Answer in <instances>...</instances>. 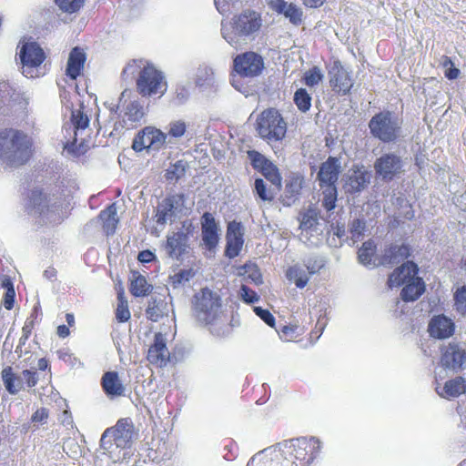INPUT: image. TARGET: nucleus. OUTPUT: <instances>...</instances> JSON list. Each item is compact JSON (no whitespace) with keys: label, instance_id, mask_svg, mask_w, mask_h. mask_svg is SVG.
<instances>
[{"label":"nucleus","instance_id":"obj_1","mask_svg":"<svg viewBox=\"0 0 466 466\" xmlns=\"http://www.w3.org/2000/svg\"><path fill=\"white\" fill-rule=\"evenodd\" d=\"M32 139L15 128L0 131V164L4 168L25 165L32 156Z\"/></svg>","mask_w":466,"mask_h":466},{"label":"nucleus","instance_id":"obj_2","mask_svg":"<svg viewBox=\"0 0 466 466\" xmlns=\"http://www.w3.org/2000/svg\"><path fill=\"white\" fill-rule=\"evenodd\" d=\"M262 26L261 15L253 10H246L234 15L229 23L222 24L223 38L232 46L253 41Z\"/></svg>","mask_w":466,"mask_h":466},{"label":"nucleus","instance_id":"obj_3","mask_svg":"<svg viewBox=\"0 0 466 466\" xmlns=\"http://www.w3.org/2000/svg\"><path fill=\"white\" fill-rule=\"evenodd\" d=\"M192 316L202 325L213 324L222 313V299L220 295L209 289H201L191 299Z\"/></svg>","mask_w":466,"mask_h":466},{"label":"nucleus","instance_id":"obj_4","mask_svg":"<svg viewBox=\"0 0 466 466\" xmlns=\"http://www.w3.org/2000/svg\"><path fill=\"white\" fill-rule=\"evenodd\" d=\"M71 124L64 126V149L74 157L83 155L86 150L83 133L89 126V118L81 110L71 112Z\"/></svg>","mask_w":466,"mask_h":466},{"label":"nucleus","instance_id":"obj_5","mask_svg":"<svg viewBox=\"0 0 466 466\" xmlns=\"http://www.w3.org/2000/svg\"><path fill=\"white\" fill-rule=\"evenodd\" d=\"M256 129L258 136L270 142L282 140L287 132V123L275 108L264 110L257 118Z\"/></svg>","mask_w":466,"mask_h":466},{"label":"nucleus","instance_id":"obj_6","mask_svg":"<svg viewBox=\"0 0 466 466\" xmlns=\"http://www.w3.org/2000/svg\"><path fill=\"white\" fill-rule=\"evenodd\" d=\"M21 73L26 78H36L46 74L42 64L46 59L43 48L36 42H25L18 53Z\"/></svg>","mask_w":466,"mask_h":466},{"label":"nucleus","instance_id":"obj_7","mask_svg":"<svg viewBox=\"0 0 466 466\" xmlns=\"http://www.w3.org/2000/svg\"><path fill=\"white\" fill-rule=\"evenodd\" d=\"M308 445V438L301 437L284 441L274 447L281 453L284 466H309Z\"/></svg>","mask_w":466,"mask_h":466},{"label":"nucleus","instance_id":"obj_8","mask_svg":"<svg viewBox=\"0 0 466 466\" xmlns=\"http://www.w3.org/2000/svg\"><path fill=\"white\" fill-rule=\"evenodd\" d=\"M370 134L383 143L394 142L400 129L398 119L389 111L380 112L369 122Z\"/></svg>","mask_w":466,"mask_h":466},{"label":"nucleus","instance_id":"obj_9","mask_svg":"<svg viewBox=\"0 0 466 466\" xmlns=\"http://www.w3.org/2000/svg\"><path fill=\"white\" fill-rule=\"evenodd\" d=\"M27 208L30 214L41 218L44 224L59 221V206L56 202H51V199L38 188L31 191Z\"/></svg>","mask_w":466,"mask_h":466},{"label":"nucleus","instance_id":"obj_10","mask_svg":"<svg viewBox=\"0 0 466 466\" xmlns=\"http://www.w3.org/2000/svg\"><path fill=\"white\" fill-rule=\"evenodd\" d=\"M137 89L142 96H163L167 91L163 73L152 64H147L142 75L137 77Z\"/></svg>","mask_w":466,"mask_h":466},{"label":"nucleus","instance_id":"obj_11","mask_svg":"<svg viewBox=\"0 0 466 466\" xmlns=\"http://www.w3.org/2000/svg\"><path fill=\"white\" fill-rule=\"evenodd\" d=\"M195 227L189 219L184 220L176 232L167 236L165 248L169 258L180 259L189 248V238L193 236Z\"/></svg>","mask_w":466,"mask_h":466},{"label":"nucleus","instance_id":"obj_12","mask_svg":"<svg viewBox=\"0 0 466 466\" xmlns=\"http://www.w3.org/2000/svg\"><path fill=\"white\" fill-rule=\"evenodd\" d=\"M2 380L6 390L10 394H16L21 390L35 387L38 381L35 370H25L20 374H15L12 367L7 366L2 370Z\"/></svg>","mask_w":466,"mask_h":466},{"label":"nucleus","instance_id":"obj_13","mask_svg":"<svg viewBox=\"0 0 466 466\" xmlns=\"http://www.w3.org/2000/svg\"><path fill=\"white\" fill-rule=\"evenodd\" d=\"M234 70L244 77H255L259 76L264 69L263 57L252 51L238 55L234 58Z\"/></svg>","mask_w":466,"mask_h":466},{"label":"nucleus","instance_id":"obj_14","mask_svg":"<svg viewBox=\"0 0 466 466\" xmlns=\"http://www.w3.org/2000/svg\"><path fill=\"white\" fill-rule=\"evenodd\" d=\"M403 160L395 153H385L375 160L374 170L378 177L390 181L402 172Z\"/></svg>","mask_w":466,"mask_h":466},{"label":"nucleus","instance_id":"obj_15","mask_svg":"<svg viewBox=\"0 0 466 466\" xmlns=\"http://www.w3.org/2000/svg\"><path fill=\"white\" fill-rule=\"evenodd\" d=\"M28 98L23 97L9 83L0 82V115H8L15 110H27Z\"/></svg>","mask_w":466,"mask_h":466},{"label":"nucleus","instance_id":"obj_16","mask_svg":"<svg viewBox=\"0 0 466 466\" xmlns=\"http://www.w3.org/2000/svg\"><path fill=\"white\" fill-rule=\"evenodd\" d=\"M167 134L152 127H146L136 136L132 147L140 152L144 149H159L165 143Z\"/></svg>","mask_w":466,"mask_h":466},{"label":"nucleus","instance_id":"obj_17","mask_svg":"<svg viewBox=\"0 0 466 466\" xmlns=\"http://www.w3.org/2000/svg\"><path fill=\"white\" fill-rule=\"evenodd\" d=\"M184 202L185 196L183 194H174L164 198L157 209V223L164 225L168 221H174L177 217V213L181 211Z\"/></svg>","mask_w":466,"mask_h":466},{"label":"nucleus","instance_id":"obj_18","mask_svg":"<svg viewBox=\"0 0 466 466\" xmlns=\"http://www.w3.org/2000/svg\"><path fill=\"white\" fill-rule=\"evenodd\" d=\"M134 434V426L129 419H122L117 421L113 429H107L102 435L101 441L106 438H113L114 444L117 448L126 449L130 447Z\"/></svg>","mask_w":466,"mask_h":466},{"label":"nucleus","instance_id":"obj_19","mask_svg":"<svg viewBox=\"0 0 466 466\" xmlns=\"http://www.w3.org/2000/svg\"><path fill=\"white\" fill-rule=\"evenodd\" d=\"M441 363L443 368L455 372L466 363V350L459 343H449L441 350Z\"/></svg>","mask_w":466,"mask_h":466},{"label":"nucleus","instance_id":"obj_20","mask_svg":"<svg viewBox=\"0 0 466 466\" xmlns=\"http://www.w3.org/2000/svg\"><path fill=\"white\" fill-rule=\"evenodd\" d=\"M329 83L333 90L339 94H348L353 86V80L339 61H335L329 70Z\"/></svg>","mask_w":466,"mask_h":466},{"label":"nucleus","instance_id":"obj_21","mask_svg":"<svg viewBox=\"0 0 466 466\" xmlns=\"http://www.w3.org/2000/svg\"><path fill=\"white\" fill-rule=\"evenodd\" d=\"M340 170V160L335 157H329L328 159L321 164L317 175L319 187H337Z\"/></svg>","mask_w":466,"mask_h":466},{"label":"nucleus","instance_id":"obj_22","mask_svg":"<svg viewBox=\"0 0 466 466\" xmlns=\"http://www.w3.org/2000/svg\"><path fill=\"white\" fill-rule=\"evenodd\" d=\"M243 235L241 223L235 220L228 223L226 235V257L234 258L239 255L244 244Z\"/></svg>","mask_w":466,"mask_h":466},{"label":"nucleus","instance_id":"obj_23","mask_svg":"<svg viewBox=\"0 0 466 466\" xmlns=\"http://www.w3.org/2000/svg\"><path fill=\"white\" fill-rule=\"evenodd\" d=\"M455 331L453 320L443 314L433 316L428 325V332L431 338L445 339Z\"/></svg>","mask_w":466,"mask_h":466},{"label":"nucleus","instance_id":"obj_24","mask_svg":"<svg viewBox=\"0 0 466 466\" xmlns=\"http://www.w3.org/2000/svg\"><path fill=\"white\" fill-rule=\"evenodd\" d=\"M201 230L205 248L210 251L215 249L219 241V234L218 225L211 213L205 212L202 215Z\"/></svg>","mask_w":466,"mask_h":466},{"label":"nucleus","instance_id":"obj_25","mask_svg":"<svg viewBox=\"0 0 466 466\" xmlns=\"http://www.w3.org/2000/svg\"><path fill=\"white\" fill-rule=\"evenodd\" d=\"M169 350L167 347V339L165 335L158 332L155 334L154 343L147 351V360L151 364L157 367L166 366L169 360Z\"/></svg>","mask_w":466,"mask_h":466},{"label":"nucleus","instance_id":"obj_26","mask_svg":"<svg viewBox=\"0 0 466 466\" xmlns=\"http://www.w3.org/2000/svg\"><path fill=\"white\" fill-rule=\"evenodd\" d=\"M410 255V248L406 244L392 243L386 247L379 258V265L393 266L403 262Z\"/></svg>","mask_w":466,"mask_h":466},{"label":"nucleus","instance_id":"obj_27","mask_svg":"<svg viewBox=\"0 0 466 466\" xmlns=\"http://www.w3.org/2000/svg\"><path fill=\"white\" fill-rule=\"evenodd\" d=\"M247 466H284V464L279 451L271 446L256 453Z\"/></svg>","mask_w":466,"mask_h":466},{"label":"nucleus","instance_id":"obj_28","mask_svg":"<svg viewBox=\"0 0 466 466\" xmlns=\"http://www.w3.org/2000/svg\"><path fill=\"white\" fill-rule=\"evenodd\" d=\"M304 178L299 174H292L288 177L281 202L286 207L293 205L300 195Z\"/></svg>","mask_w":466,"mask_h":466},{"label":"nucleus","instance_id":"obj_29","mask_svg":"<svg viewBox=\"0 0 466 466\" xmlns=\"http://www.w3.org/2000/svg\"><path fill=\"white\" fill-rule=\"evenodd\" d=\"M418 273V267L412 261L402 263L389 277L388 285L390 288L400 287L406 284Z\"/></svg>","mask_w":466,"mask_h":466},{"label":"nucleus","instance_id":"obj_30","mask_svg":"<svg viewBox=\"0 0 466 466\" xmlns=\"http://www.w3.org/2000/svg\"><path fill=\"white\" fill-rule=\"evenodd\" d=\"M370 175L364 167L350 170L345 188L350 193L360 192L370 183Z\"/></svg>","mask_w":466,"mask_h":466},{"label":"nucleus","instance_id":"obj_31","mask_svg":"<svg viewBox=\"0 0 466 466\" xmlns=\"http://www.w3.org/2000/svg\"><path fill=\"white\" fill-rule=\"evenodd\" d=\"M145 116L143 106L139 101H131L125 108L122 120L119 122L122 127L131 129L136 127Z\"/></svg>","mask_w":466,"mask_h":466},{"label":"nucleus","instance_id":"obj_32","mask_svg":"<svg viewBox=\"0 0 466 466\" xmlns=\"http://www.w3.org/2000/svg\"><path fill=\"white\" fill-rule=\"evenodd\" d=\"M436 392L443 399L458 398L466 393V379L458 376L449 380L444 383L441 389L436 387Z\"/></svg>","mask_w":466,"mask_h":466},{"label":"nucleus","instance_id":"obj_33","mask_svg":"<svg viewBox=\"0 0 466 466\" xmlns=\"http://www.w3.org/2000/svg\"><path fill=\"white\" fill-rule=\"evenodd\" d=\"M101 385L106 396L111 399L125 395L126 389L116 371H106L101 379Z\"/></svg>","mask_w":466,"mask_h":466},{"label":"nucleus","instance_id":"obj_34","mask_svg":"<svg viewBox=\"0 0 466 466\" xmlns=\"http://www.w3.org/2000/svg\"><path fill=\"white\" fill-rule=\"evenodd\" d=\"M272 7L277 13L282 14L288 18L291 24L295 25L301 24L303 12L297 5L284 0H276L273 2Z\"/></svg>","mask_w":466,"mask_h":466},{"label":"nucleus","instance_id":"obj_35","mask_svg":"<svg viewBox=\"0 0 466 466\" xmlns=\"http://www.w3.org/2000/svg\"><path fill=\"white\" fill-rule=\"evenodd\" d=\"M319 216L315 209L309 208L301 215L299 228L301 229L300 239L307 243L309 241V235L312 232L318 233Z\"/></svg>","mask_w":466,"mask_h":466},{"label":"nucleus","instance_id":"obj_36","mask_svg":"<svg viewBox=\"0 0 466 466\" xmlns=\"http://www.w3.org/2000/svg\"><path fill=\"white\" fill-rule=\"evenodd\" d=\"M86 53L80 47H74L69 53L67 66L66 69V74L71 79H76L80 75L85 62H86Z\"/></svg>","mask_w":466,"mask_h":466},{"label":"nucleus","instance_id":"obj_37","mask_svg":"<svg viewBox=\"0 0 466 466\" xmlns=\"http://www.w3.org/2000/svg\"><path fill=\"white\" fill-rule=\"evenodd\" d=\"M425 291V283L421 278L413 277L403 287L400 296L406 301L417 300Z\"/></svg>","mask_w":466,"mask_h":466},{"label":"nucleus","instance_id":"obj_38","mask_svg":"<svg viewBox=\"0 0 466 466\" xmlns=\"http://www.w3.org/2000/svg\"><path fill=\"white\" fill-rule=\"evenodd\" d=\"M377 250V246L372 239H369L361 245V247L358 250V260L359 262L365 267H376L379 265L376 264L374 256Z\"/></svg>","mask_w":466,"mask_h":466},{"label":"nucleus","instance_id":"obj_39","mask_svg":"<svg viewBox=\"0 0 466 466\" xmlns=\"http://www.w3.org/2000/svg\"><path fill=\"white\" fill-rule=\"evenodd\" d=\"M305 267L296 264L287 270V279L293 281L297 288L303 289L309 280V274Z\"/></svg>","mask_w":466,"mask_h":466},{"label":"nucleus","instance_id":"obj_40","mask_svg":"<svg viewBox=\"0 0 466 466\" xmlns=\"http://www.w3.org/2000/svg\"><path fill=\"white\" fill-rule=\"evenodd\" d=\"M103 221V229L106 235H112L116 231V224L118 222L116 217V208L115 204L108 206L106 209L102 210L99 215Z\"/></svg>","mask_w":466,"mask_h":466},{"label":"nucleus","instance_id":"obj_41","mask_svg":"<svg viewBox=\"0 0 466 466\" xmlns=\"http://www.w3.org/2000/svg\"><path fill=\"white\" fill-rule=\"evenodd\" d=\"M167 310V303L160 298H151L146 309L147 317L152 321H158Z\"/></svg>","mask_w":466,"mask_h":466},{"label":"nucleus","instance_id":"obj_42","mask_svg":"<svg viewBox=\"0 0 466 466\" xmlns=\"http://www.w3.org/2000/svg\"><path fill=\"white\" fill-rule=\"evenodd\" d=\"M365 230L366 220L364 218H355L350 223L348 232L352 245L363 238Z\"/></svg>","mask_w":466,"mask_h":466},{"label":"nucleus","instance_id":"obj_43","mask_svg":"<svg viewBox=\"0 0 466 466\" xmlns=\"http://www.w3.org/2000/svg\"><path fill=\"white\" fill-rule=\"evenodd\" d=\"M147 62L142 59H134L130 61L123 69L122 76L125 79L135 78L142 75V71L147 66Z\"/></svg>","mask_w":466,"mask_h":466},{"label":"nucleus","instance_id":"obj_44","mask_svg":"<svg viewBox=\"0 0 466 466\" xmlns=\"http://www.w3.org/2000/svg\"><path fill=\"white\" fill-rule=\"evenodd\" d=\"M294 104L302 113H307L311 107V96L305 88H299L293 97Z\"/></svg>","mask_w":466,"mask_h":466},{"label":"nucleus","instance_id":"obj_45","mask_svg":"<svg viewBox=\"0 0 466 466\" xmlns=\"http://www.w3.org/2000/svg\"><path fill=\"white\" fill-rule=\"evenodd\" d=\"M150 289L146 278L142 275H137L132 281L130 286V292L135 297L146 296Z\"/></svg>","mask_w":466,"mask_h":466},{"label":"nucleus","instance_id":"obj_46","mask_svg":"<svg viewBox=\"0 0 466 466\" xmlns=\"http://www.w3.org/2000/svg\"><path fill=\"white\" fill-rule=\"evenodd\" d=\"M322 190V206L328 210L330 211L335 208L337 202V187H320Z\"/></svg>","mask_w":466,"mask_h":466},{"label":"nucleus","instance_id":"obj_47","mask_svg":"<svg viewBox=\"0 0 466 466\" xmlns=\"http://www.w3.org/2000/svg\"><path fill=\"white\" fill-rule=\"evenodd\" d=\"M193 277L194 272L192 269H181L169 278V284L173 289H177L185 286Z\"/></svg>","mask_w":466,"mask_h":466},{"label":"nucleus","instance_id":"obj_48","mask_svg":"<svg viewBox=\"0 0 466 466\" xmlns=\"http://www.w3.org/2000/svg\"><path fill=\"white\" fill-rule=\"evenodd\" d=\"M253 191L262 201H271L274 198L273 192L267 187L262 178L255 179Z\"/></svg>","mask_w":466,"mask_h":466},{"label":"nucleus","instance_id":"obj_49","mask_svg":"<svg viewBox=\"0 0 466 466\" xmlns=\"http://www.w3.org/2000/svg\"><path fill=\"white\" fill-rule=\"evenodd\" d=\"M324 265L325 261L318 256H312L303 259V267L306 268L309 275L319 272Z\"/></svg>","mask_w":466,"mask_h":466},{"label":"nucleus","instance_id":"obj_50","mask_svg":"<svg viewBox=\"0 0 466 466\" xmlns=\"http://www.w3.org/2000/svg\"><path fill=\"white\" fill-rule=\"evenodd\" d=\"M242 275L245 276L246 279H250L256 285H260L263 282L261 273L255 264H246L243 267Z\"/></svg>","mask_w":466,"mask_h":466},{"label":"nucleus","instance_id":"obj_51","mask_svg":"<svg viewBox=\"0 0 466 466\" xmlns=\"http://www.w3.org/2000/svg\"><path fill=\"white\" fill-rule=\"evenodd\" d=\"M260 172L273 185L280 186L281 177L279 176V170L271 162H269L265 167H263L260 170Z\"/></svg>","mask_w":466,"mask_h":466},{"label":"nucleus","instance_id":"obj_52","mask_svg":"<svg viewBox=\"0 0 466 466\" xmlns=\"http://www.w3.org/2000/svg\"><path fill=\"white\" fill-rule=\"evenodd\" d=\"M323 78V74L318 66H313L304 74V82L308 86L318 85Z\"/></svg>","mask_w":466,"mask_h":466},{"label":"nucleus","instance_id":"obj_53","mask_svg":"<svg viewBox=\"0 0 466 466\" xmlns=\"http://www.w3.org/2000/svg\"><path fill=\"white\" fill-rule=\"evenodd\" d=\"M214 79V71L211 67L204 66L198 69L197 79H196V85L197 86H203V85H209L213 82Z\"/></svg>","mask_w":466,"mask_h":466},{"label":"nucleus","instance_id":"obj_54","mask_svg":"<svg viewBox=\"0 0 466 466\" xmlns=\"http://www.w3.org/2000/svg\"><path fill=\"white\" fill-rule=\"evenodd\" d=\"M59 8L66 13H75L80 9L84 0H56Z\"/></svg>","mask_w":466,"mask_h":466},{"label":"nucleus","instance_id":"obj_55","mask_svg":"<svg viewBox=\"0 0 466 466\" xmlns=\"http://www.w3.org/2000/svg\"><path fill=\"white\" fill-rule=\"evenodd\" d=\"M456 310L461 314L466 313V286L459 288L454 293Z\"/></svg>","mask_w":466,"mask_h":466},{"label":"nucleus","instance_id":"obj_56","mask_svg":"<svg viewBox=\"0 0 466 466\" xmlns=\"http://www.w3.org/2000/svg\"><path fill=\"white\" fill-rule=\"evenodd\" d=\"M41 315L42 313L40 305L37 303L34 306L30 316L26 319L22 331H25V333H31L35 323L37 321L38 318L41 317Z\"/></svg>","mask_w":466,"mask_h":466},{"label":"nucleus","instance_id":"obj_57","mask_svg":"<svg viewBox=\"0 0 466 466\" xmlns=\"http://www.w3.org/2000/svg\"><path fill=\"white\" fill-rule=\"evenodd\" d=\"M309 443V458L308 463H311L319 454L321 450V442L316 437L308 438Z\"/></svg>","mask_w":466,"mask_h":466},{"label":"nucleus","instance_id":"obj_58","mask_svg":"<svg viewBox=\"0 0 466 466\" xmlns=\"http://www.w3.org/2000/svg\"><path fill=\"white\" fill-rule=\"evenodd\" d=\"M187 131V124L182 120L172 121L169 124L168 135L175 137L179 138L186 134Z\"/></svg>","mask_w":466,"mask_h":466},{"label":"nucleus","instance_id":"obj_59","mask_svg":"<svg viewBox=\"0 0 466 466\" xmlns=\"http://www.w3.org/2000/svg\"><path fill=\"white\" fill-rule=\"evenodd\" d=\"M248 157L252 167L259 171L270 162L266 159L263 155L255 150L249 151Z\"/></svg>","mask_w":466,"mask_h":466},{"label":"nucleus","instance_id":"obj_60","mask_svg":"<svg viewBox=\"0 0 466 466\" xmlns=\"http://www.w3.org/2000/svg\"><path fill=\"white\" fill-rule=\"evenodd\" d=\"M59 358L71 368H82L84 363L69 351H59Z\"/></svg>","mask_w":466,"mask_h":466},{"label":"nucleus","instance_id":"obj_61","mask_svg":"<svg viewBox=\"0 0 466 466\" xmlns=\"http://www.w3.org/2000/svg\"><path fill=\"white\" fill-rule=\"evenodd\" d=\"M239 294L243 301L247 303H255L259 299V296L246 285L241 286Z\"/></svg>","mask_w":466,"mask_h":466},{"label":"nucleus","instance_id":"obj_62","mask_svg":"<svg viewBox=\"0 0 466 466\" xmlns=\"http://www.w3.org/2000/svg\"><path fill=\"white\" fill-rule=\"evenodd\" d=\"M116 318L119 322H126L130 319V312L126 300L120 299V303L116 309Z\"/></svg>","mask_w":466,"mask_h":466},{"label":"nucleus","instance_id":"obj_63","mask_svg":"<svg viewBox=\"0 0 466 466\" xmlns=\"http://www.w3.org/2000/svg\"><path fill=\"white\" fill-rule=\"evenodd\" d=\"M254 312L257 316H258L269 327H274L275 325V318L273 315L265 309H262L261 307H255Z\"/></svg>","mask_w":466,"mask_h":466},{"label":"nucleus","instance_id":"obj_64","mask_svg":"<svg viewBox=\"0 0 466 466\" xmlns=\"http://www.w3.org/2000/svg\"><path fill=\"white\" fill-rule=\"evenodd\" d=\"M48 410L46 408H40L35 410L32 415L31 420L33 423L45 424L48 419Z\"/></svg>","mask_w":466,"mask_h":466}]
</instances>
